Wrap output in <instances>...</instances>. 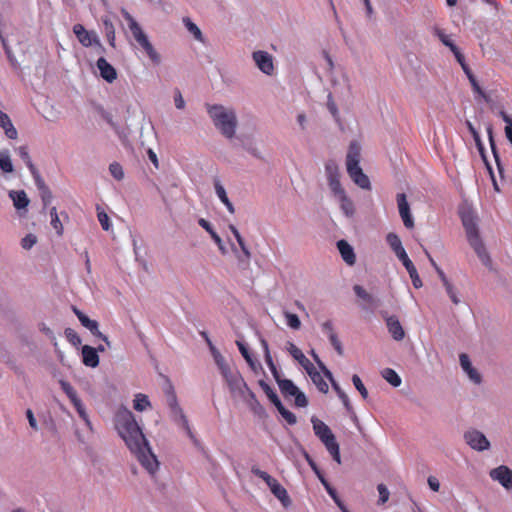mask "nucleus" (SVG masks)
<instances>
[{
	"label": "nucleus",
	"mask_w": 512,
	"mask_h": 512,
	"mask_svg": "<svg viewBox=\"0 0 512 512\" xmlns=\"http://www.w3.org/2000/svg\"><path fill=\"white\" fill-rule=\"evenodd\" d=\"M311 423L315 435L324 444L333 460H335L338 464H341L339 444L336 441V437L329 426L315 416L311 418Z\"/></svg>",
	"instance_id": "obj_6"
},
{
	"label": "nucleus",
	"mask_w": 512,
	"mask_h": 512,
	"mask_svg": "<svg viewBox=\"0 0 512 512\" xmlns=\"http://www.w3.org/2000/svg\"><path fill=\"white\" fill-rule=\"evenodd\" d=\"M352 382L355 386V388L359 391V393L361 394V396L366 399L368 397V391L366 389V387L364 386V384L362 383V380L360 379V377L358 375H353L352 376Z\"/></svg>",
	"instance_id": "obj_47"
},
{
	"label": "nucleus",
	"mask_w": 512,
	"mask_h": 512,
	"mask_svg": "<svg viewBox=\"0 0 512 512\" xmlns=\"http://www.w3.org/2000/svg\"><path fill=\"white\" fill-rule=\"evenodd\" d=\"M428 485L435 492H438L440 489V483H439L438 479L434 476H430L428 478Z\"/></svg>",
	"instance_id": "obj_64"
},
{
	"label": "nucleus",
	"mask_w": 512,
	"mask_h": 512,
	"mask_svg": "<svg viewBox=\"0 0 512 512\" xmlns=\"http://www.w3.org/2000/svg\"><path fill=\"white\" fill-rule=\"evenodd\" d=\"M65 335L70 343L73 345H78L81 343V338L79 335L71 328L65 329Z\"/></svg>",
	"instance_id": "obj_54"
},
{
	"label": "nucleus",
	"mask_w": 512,
	"mask_h": 512,
	"mask_svg": "<svg viewBox=\"0 0 512 512\" xmlns=\"http://www.w3.org/2000/svg\"><path fill=\"white\" fill-rule=\"evenodd\" d=\"M490 477L498 481L504 488H512V470L505 465H501L490 471Z\"/></svg>",
	"instance_id": "obj_13"
},
{
	"label": "nucleus",
	"mask_w": 512,
	"mask_h": 512,
	"mask_svg": "<svg viewBox=\"0 0 512 512\" xmlns=\"http://www.w3.org/2000/svg\"><path fill=\"white\" fill-rule=\"evenodd\" d=\"M266 484L274 496L277 497L285 506L290 502L286 489L277 481V479L272 477V479L267 481Z\"/></svg>",
	"instance_id": "obj_21"
},
{
	"label": "nucleus",
	"mask_w": 512,
	"mask_h": 512,
	"mask_svg": "<svg viewBox=\"0 0 512 512\" xmlns=\"http://www.w3.org/2000/svg\"><path fill=\"white\" fill-rule=\"evenodd\" d=\"M445 289H446V292L447 294L449 295L451 301L454 303V304H458L460 302L457 294H456V291L453 287V285L450 283V281L446 282L443 284Z\"/></svg>",
	"instance_id": "obj_55"
},
{
	"label": "nucleus",
	"mask_w": 512,
	"mask_h": 512,
	"mask_svg": "<svg viewBox=\"0 0 512 512\" xmlns=\"http://www.w3.org/2000/svg\"><path fill=\"white\" fill-rule=\"evenodd\" d=\"M323 332L328 336L331 345L336 350L337 354L342 356L344 354L343 346L334 330L333 323L330 320L322 324Z\"/></svg>",
	"instance_id": "obj_16"
},
{
	"label": "nucleus",
	"mask_w": 512,
	"mask_h": 512,
	"mask_svg": "<svg viewBox=\"0 0 512 512\" xmlns=\"http://www.w3.org/2000/svg\"><path fill=\"white\" fill-rule=\"evenodd\" d=\"M451 52L454 54L457 62L461 65V66H464L466 65V61H465V57L464 55L461 53V51L459 50V48L457 46H455V49L454 50H451Z\"/></svg>",
	"instance_id": "obj_63"
},
{
	"label": "nucleus",
	"mask_w": 512,
	"mask_h": 512,
	"mask_svg": "<svg viewBox=\"0 0 512 512\" xmlns=\"http://www.w3.org/2000/svg\"><path fill=\"white\" fill-rule=\"evenodd\" d=\"M73 32L82 46H95L99 53L103 54L105 52V48L100 42L96 32L86 30L82 24H75L73 26Z\"/></svg>",
	"instance_id": "obj_9"
},
{
	"label": "nucleus",
	"mask_w": 512,
	"mask_h": 512,
	"mask_svg": "<svg viewBox=\"0 0 512 512\" xmlns=\"http://www.w3.org/2000/svg\"><path fill=\"white\" fill-rule=\"evenodd\" d=\"M183 22L188 31L194 35L195 39L202 41V32L198 28V26L195 23H193L188 17L184 18Z\"/></svg>",
	"instance_id": "obj_44"
},
{
	"label": "nucleus",
	"mask_w": 512,
	"mask_h": 512,
	"mask_svg": "<svg viewBox=\"0 0 512 512\" xmlns=\"http://www.w3.org/2000/svg\"><path fill=\"white\" fill-rule=\"evenodd\" d=\"M167 402H168L169 407L173 411L180 414V420H181L182 426L186 430L189 437L194 438L192 430L189 426V422H188L186 416L183 414L182 409L178 406L176 394L172 388H170L169 391L167 392Z\"/></svg>",
	"instance_id": "obj_14"
},
{
	"label": "nucleus",
	"mask_w": 512,
	"mask_h": 512,
	"mask_svg": "<svg viewBox=\"0 0 512 512\" xmlns=\"http://www.w3.org/2000/svg\"><path fill=\"white\" fill-rule=\"evenodd\" d=\"M386 241L392 250H395L402 245L399 236L395 233H388L386 236Z\"/></svg>",
	"instance_id": "obj_51"
},
{
	"label": "nucleus",
	"mask_w": 512,
	"mask_h": 512,
	"mask_svg": "<svg viewBox=\"0 0 512 512\" xmlns=\"http://www.w3.org/2000/svg\"><path fill=\"white\" fill-rule=\"evenodd\" d=\"M96 66L100 72V76L109 83H112L117 78L116 69L104 58L100 57Z\"/></svg>",
	"instance_id": "obj_15"
},
{
	"label": "nucleus",
	"mask_w": 512,
	"mask_h": 512,
	"mask_svg": "<svg viewBox=\"0 0 512 512\" xmlns=\"http://www.w3.org/2000/svg\"><path fill=\"white\" fill-rule=\"evenodd\" d=\"M236 344L238 346V349L241 353V355L243 356V358L246 360V362L248 363V365L250 366V368L254 371V372H257V370L259 368H261V364L255 360L253 358V356L251 355V353L249 352L248 348L246 347V345L242 342V341H236Z\"/></svg>",
	"instance_id": "obj_24"
},
{
	"label": "nucleus",
	"mask_w": 512,
	"mask_h": 512,
	"mask_svg": "<svg viewBox=\"0 0 512 512\" xmlns=\"http://www.w3.org/2000/svg\"><path fill=\"white\" fill-rule=\"evenodd\" d=\"M383 378L394 387H398L401 384L400 376L391 368H385L382 371Z\"/></svg>",
	"instance_id": "obj_35"
},
{
	"label": "nucleus",
	"mask_w": 512,
	"mask_h": 512,
	"mask_svg": "<svg viewBox=\"0 0 512 512\" xmlns=\"http://www.w3.org/2000/svg\"><path fill=\"white\" fill-rule=\"evenodd\" d=\"M60 386L72 404H74L80 400V398L77 395L76 390L72 387V385L70 383H68L66 381H60Z\"/></svg>",
	"instance_id": "obj_37"
},
{
	"label": "nucleus",
	"mask_w": 512,
	"mask_h": 512,
	"mask_svg": "<svg viewBox=\"0 0 512 512\" xmlns=\"http://www.w3.org/2000/svg\"><path fill=\"white\" fill-rule=\"evenodd\" d=\"M460 218L470 246L483 265L492 269V259L480 237L476 215L470 209H462L460 211Z\"/></svg>",
	"instance_id": "obj_2"
},
{
	"label": "nucleus",
	"mask_w": 512,
	"mask_h": 512,
	"mask_svg": "<svg viewBox=\"0 0 512 512\" xmlns=\"http://www.w3.org/2000/svg\"><path fill=\"white\" fill-rule=\"evenodd\" d=\"M287 350L291 354V356L300 363V365L303 363H308V358L294 343L288 342Z\"/></svg>",
	"instance_id": "obj_34"
},
{
	"label": "nucleus",
	"mask_w": 512,
	"mask_h": 512,
	"mask_svg": "<svg viewBox=\"0 0 512 512\" xmlns=\"http://www.w3.org/2000/svg\"><path fill=\"white\" fill-rule=\"evenodd\" d=\"M109 171L111 175L117 180H121L124 177L123 168L119 163L114 162L110 164Z\"/></svg>",
	"instance_id": "obj_50"
},
{
	"label": "nucleus",
	"mask_w": 512,
	"mask_h": 512,
	"mask_svg": "<svg viewBox=\"0 0 512 512\" xmlns=\"http://www.w3.org/2000/svg\"><path fill=\"white\" fill-rule=\"evenodd\" d=\"M149 407H151V403L147 395L142 393H138L135 395V399L133 400V408L136 411H144Z\"/></svg>",
	"instance_id": "obj_32"
},
{
	"label": "nucleus",
	"mask_w": 512,
	"mask_h": 512,
	"mask_svg": "<svg viewBox=\"0 0 512 512\" xmlns=\"http://www.w3.org/2000/svg\"><path fill=\"white\" fill-rule=\"evenodd\" d=\"M337 199L340 203V208L342 212L347 217H353L355 214V206L353 201L347 196L346 192L337 196Z\"/></svg>",
	"instance_id": "obj_27"
},
{
	"label": "nucleus",
	"mask_w": 512,
	"mask_h": 512,
	"mask_svg": "<svg viewBox=\"0 0 512 512\" xmlns=\"http://www.w3.org/2000/svg\"><path fill=\"white\" fill-rule=\"evenodd\" d=\"M284 316L286 318V323L290 328L295 329V330H298L300 328L301 321L296 314H293L290 312H285Z\"/></svg>",
	"instance_id": "obj_45"
},
{
	"label": "nucleus",
	"mask_w": 512,
	"mask_h": 512,
	"mask_svg": "<svg viewBox=\"0 0 512 512\" xmlns=\"http://www.w3.org/2000/svg\"><path fill=\"white\" fill-rule=\"evenodd\" d=\"M361 156L360 145L353 141L349 145L348 153L346 156V167L347 173L353 182L362 189L370 190L371 184L368 176L364 174L362 168L359 165Z\"/></svg>",
	"instance_id": "obj_4"
},
{
	"label": "nucleus",
	"mask_w": 512,
	"mask_h": 512,
	"mask_svg": "<svg viewBox=\"0 0 512 512\" xmlns=\"http://www.w3.org/2000/svg\"><path fill=\"white\" fill-rule=\"evenodd\" d=\"M9 196L13 200V204L17 209L26 208L29 204V199L23 190L10 191Z\"/></svg>",
	"instance_id": "obj_29"
},
{
	"label": "nucleus",
	"mask_w": 512,
	"mask_h": 512,
	"mask_svg": "<svg viewBox=\"0 0 512 512\" xmlns=\"http://www.w3.org/2000/svg\"><path fill=\"white\" fill-rule=\"evenodd\" d=\"M73 312L77 316L80 323L87 329L91 328L94 323H96L95 320H91L87 315H85L82 311H80L77 307H72Z\"/></svg>",
	"instance_id": "obj_42"
},
{
	"label": "nucleus",
	"mask_w": 512,
	"mask_h": 512,
	"mask_svg": "<svg viewBox=\"0 0 512 512\" xmlns=\"http://www.w3.org/2000/svg\"><path fill=\"white\" fill-rule=\"evenodd\" d=\"M94 336L100 338L101 340H103L108 346H110V342L108 340V337L104 334H102L100 331H99V325H98V322L96 321V323L93 324V326L91 328L88 329Z\"/></svg>",
	"instance_id": "obj_56"
},
{
	"label": "nucleus",
	"mask_w": 512,
	"mask_h": 512,
	"mask_svg": "<svg viewBox=\"0 0 512 512\" xmlns=\"http://www.w3.org/2000/svg\"><path fill=\"white\" fill-rule=\"evenodd\" d=\"M29 171H30V173H31V175H32V177H33V179L35 181V184H36V186H37L39 191L44 189V188H46V187H48L45 184L43 178L41 177V175H40V173H39V171L37 170L36 167H33L32 169H29Z\"/></svg>",
	"instance_id": "obj_49"
},
{
	"label": "nucleus",
	"mask_w": 512,
	"mask_h": 512,
	"mask_svg": "<svg viewBox=\"0 0 512 512\" xmlns=\"http://www.w3.org/2000/svg\"><path fill=\"white\" fill-rule=\"evenodd\" d=\"M326 171L328 173L329 187L334 196L337 197L345 193V190L340 183L338 168L335 167V172H330V166H326Z\"/></svg>",
	"instance_id": "obj_22"
},
{
	"label": "nucleus",
	"mask_w": 512,
	"mask_h": 512,
	"mask_svg": "<svg viewBox=\"0 0 512 512\" xmlns=\"http://www.w3.org/2000/svg\"><path fill=\"white\" fill-rule=\"evenodd\" d=\"M97 218L103 230L108 231L110 229V219L107 213L104 211H98Z\"/></svg>",
	"instance_id": "obj_52"
},
{
	"label": "nucleus",
	"mask_w": 512,
	"mask_h": 512,
	"mask_svg": "<svg viewBox=\"0 0 512 512\" xmlns=\"http://www.w3.org/2000/svg\"><path fill=\"white\" fill-rule=\"evenodd\" d=\"M321 483L324 485L327 493L330 495V497L333 499L337 494L336 490L322 477L319 475Z\"/></svg>",
	"instance_id": "obj_62"
},
{
	"label": "nucleus",
	"mask_w": 512,
	"mask_h": 512,
	"mask_svg": "<svg viewBox=\"0 0 512 512\" xmlns=\"http://www.w3.org/2000/svg\"><path fill=\"white\" fill-rule=\"evenodd\" d=\"M82 361L87 367H97L99 364L98 350L89 345H84L82 347Z\"/></svg>",
	"instance_id": "obj_19"
},
{
	"label": "nucleus",
	"mask_w": 512,
	"mask_h": 512,
	"mask_svg": "<svg viewBox=\"0 0 512 512\" xmlns=\"http://www.w3.org/2000/svg\"><path fill=\"white\" fill-rule=\"evenodd\" d=\"M466 374L468 375L469 379L474 383V384H480L481 383V375L478 373V371L472 367L468 372H466Z\"/></svg>",
	"instance_id": "obj_61"
},
{
	"label": "nucleus",
	"mask_w": 512,
	"mask_h": 512,
	"mask_svg": "<svg viewBox=\"0 0 512 512\" xmlns=\"http://www.w3.org/2000/svg\"><path fill=\"white\" fill-rule=\"evenodd\" d=\"M114 426L141 465L150 474H154L158 469L159 462L151 451L133 413L126 407L118 408L114 416Z\"/></svg>",
	"instance_id": "obj_1"
},
{
	"label": "nucleus",
	"mask_w": 512,
	"mask_h": 512,
	"mask_svg": "<svg viewBox=\"0 0 512 512\" xmlns=\"http://www.w3.org/2000/svg\"><path fill=\"white\" fill-rule=\"evenodd\" d=\"M124 18L126 19L128 28L138 46L144 50L147 57L153 64L159 65L161 62V56L153 47L139 23L128 12L124 13Z\"/></svg>",
	"instance_id": "obj_5"
},
{
	"label": "nucleus",
	"mask_w": 512,
	"mask_h": 512,
	"mask_svg": "<svg viewBox=\"0 0 512 512\" xmlns=\"http://www.w3.org/2000/svg\"><path fill=\"white\" fill-rule=\"evenodd\" d=\"M17 153L20 156V158L25 162L28 169H32L33 167H35V165L33 164L32 160L30 158L27 146H20L17 149Z\"/></svg>",
	"instance_id": "obj_46"
},
{
	"label": "nucleus",
	"mask_w": 512,
	"mask_h": 512,
	"mask_svg": "<svg viewBox=\"0 0 512 512\" xmlns=\"http://www.w3.org/2000/svg\"><path fill=\"white\" fill-rule=\"evenodd\" d=\"M466 443L474 450L483 451L489 448L490 443L485 435L477 430L467 431L464 434Z\"/></svg>",
	"instance_id": "obj_11"
},
{
	"label": "nucleus",
	"mask_w": 512,
	"mask_h": 512,
	"mask_svg": "<svg viewBox=\"0 0 512 512\" xmlns=\"http://www.w3.org/2000/svg\"><path fill=\"white\" fill-rule=\"evenodd\" d=\"M276 408H277L278 412L280 413V415L286 420V422L289 425L296 424L297 418H296L295 414L292 413L291 411H289L288 409H286L282 403H280V405H278Z\"/></svg>",
	"instance_id": "obj_41"
},
{
	"label": "nucleus",
	"mask_w": 512,
	"mask_h": 512,
	"mask_svg": "<svg viewBox=\"0 0 512 512\" xmlns=\"http://www.w3.org/2000/svg\"><path fill=\"white\" fill-rule=\"evenodd\" d=\"M353 289H354L355 294L359 298H361L363 301H365L367 303L373 302V297L362 286L355 285Z\"/></svg>",
	"instance_id": "obj_48"
},
{
	"label": "nucleus",
	"mask_w": 512,
	"mask_h": 512,
	"mask_svg": "<svg viewBox=\"0 0 512 512\" xmlns=\"http://www.w3.org/2000/svg\"><path fill=\"white\" fill-rule=\"evenodd\" d=\"M253 60L256 66L265 74L272 75L274 72L273 57L266 51L253 53Z\"/></svg>",
	"instance_id": "obj_12"
},
{
	"label": "nucleus",
	"mask_w": 512,
	"mask_h": 512,
	"mask_svg": "<svg viewBox=\"0 0 512 512\" xmlns=\"http://www.w3.org/2000/svg\"><path fill=\"white\" fill-rule=\"evenodd\" d=\"M278 383L281 393L287 397L292 396L295 398V405L298 407H306L308 405V399L304 393H302L298 387L289 379H280L278 369L276 368V374L273 375Z\"/></svg>",
	"instance_id": "obj_8"
},
{
	"label": "nucleus",
	"mask_w": 512,
	"mask_h": 512,
	"mask_svg": "<svg viewBox=\"0 0 512 512\" xmlns=\"http://www.w3.org/2000/svg\"><path fill=\"white\" fill-rule=\"evenodd\" d=\"M219 369L230 391L245 397V391L249 387L241 374L237 371H232L228 364H219Z\"/></svg>",
	"instance_id": "obj_7"
},
{
	"label": "nucleus",
	"mask_w": 512,
	"mask_h": 512,
	"mask_svg": "<svg viewBox=\"0 0 512 512\" xmlns=\"http://www.w3.org/2000/svg\"><path fill=\"white\" fill-rule=\"evenodd\" d=\"M459 360L460 365L465 372H468L473 367L467 354H460Z\"/></svg>",
	"instance_id": "obj_60"
},
{
	"label": "nucleus",
	"mask_w": 512,
	"mask_h": 512,
	"mask_svg": "<svg viewBox=\"0 0 512 512\" xmlns=\"http://www.w3.org/2000/svg\"><path fill=\"white\" fill-rule=\"evenodd\" d=\"M73 406L75 407L80 418L83 419L87 424H89L90 423L89 418H88V415H87L85 408L82 404V401L81 400L77 401L76 403L73 404Z\"/></svg>",
	"instance_id": "obj_58"
},
{
	"label": "nucleus",
	"mask_w": 512,
	"mask_h": 512,
	"mask_svg": "<svg viewBox=\"0 0 512 512\" xmlns=\"http://www.w3.org/2000/svg\"><path fill=\"white\" fill-rule=\"evenodd\" d=\"M198 224L210 234V236L212 237L214 242L218 245L219 249L222 252H224V247H223L222 239L215 232V230L213 229L212 225L206 219H204V218H200L198 220Z\"/></svg>",
	"instance_id": "obj_30"
},
{
	"label": "nucleus",
	"mask_w": 512,
	"mask_h": 512,
	"mask_svg": "<svg viewBox=\"0 0 512 512\" xmlns=\"http://www.w3.org/2000/svg\"><path fill=\"white\" fill-rule=\"evenodd\" d=\"M242 398L255 415L263 416L265 414L264 407L258 401L255 393L250 388L245 391V397Z\"/></svg>",
	"instance_id": "obj_20"
},
{
	"label": "nucleus",
	"mask_w": 512,
	"mask_h": 512,
	"mask_svg": "<svg viewBox=\"0 0 512 512\" xmlns=\"http://www.w3.org/2000/svg\"><path fill=\"white\" fill-rule=\"evenodd\" d=\"M386 325L392 338L396 341H401L405 337V331L396 316H389L386 318Z\"/></svg>",
	"instance_id": "obj_17"
},
{
	"label": "nucleus",
	"mask_w": 512,
	"mask_h": 512,
	"mask_svg": "<svg viewBox=\"0 0 512 512\" xmlns=\"http://www.w3.org/2000/svg\"><path fill=\"white\" fill-rule=\"evenodd\" d=\"M377 490L379 492V500H378V504H384L388 501L389 499V491L387 489V487L384 485V484H379L377 486Z\"/></svg>",
	"instance_id": "obj_53"
},
{
	"label": "nucleus",
	"mask_w": 512,
	"mask_h": 512,
	"mask_svg": "<svg viewBox=\"0 0 512 512\" xmlns=\"http://www.w3.org/2000/svg\"><path fill=\"white\" fill-rule=\"evenodd\" d=\"M396 201H397L399 214L403 221L404 226L408 229H412L414 227V219L411 215L410 206L407 201L406 194L398 193L396 196Z\"/></svg>",
	"instance_id": "obj_10"
},
{
	"label": "nucleus",
	"mask_w": 512,
	"mask_h": 512,
	"mask_svg": "<svg viewBox=\"0 0 512 512\" xmlns=\"http://www.w3.org/2000/svg\"><path fill=\"white\" fill-rule=\"evenodd\" d=\"M37 242V238L34 234H27L21 241V245L24 249H30Z\"/></svg>",
	"instance_id": "obj_57"
},
{
	"label": "nucleus",
	"mask_w": 512,
	"mask_h": 512,
	"mask_svg": "<svg viewBox=\"0 0 512 512\" xmlns=\"http://www.w3.org/2000/svg\"><path fill=\"white\" fill-rule=\"evenodd\" d=\"M404 267L406 268L407 272L409 273V276L411 278L412 284L416 289H419L422 287L423 283L422 280L417 272V269L413 262L410 260V258H406L405 260L401 261Z\"/></svg>",
	"instance_id": "obj_23"
},
{
	"label": "nucleus",
	"mask_w": 512,
	"mask_h": 512,
	"mask_svg": "<svg viewBox=\"0 0 512 512\" xmlns=\"http://www.w3.org/2000/svg\"><path fill=\"white\" fill-rule=\"evenodd\" d=\"M0 169L5 173L13 171V165L8 151L0 152Z\"/></svg>",
	"instance_id": "obj_38"
},
{
	"label": "nucleus",
	"mask_w": 512,
	"mask_h": 512,
	"mask_svg": "<svg viewBox=\"0 0 512 512\" xmlns=\"http://www.w3.org/2000/svg\"><path fill=\"white\" fill-rule=\"evenodd\" d=\"M337 248L341 254L342 259L347 265L352 266L355 264L356 255L354 253V249L346 240H339L337 242Z\"/></svg>",
	"instance_id": "obj_18"
},
{
	"label": "nucleus",
	"mask_w": 512,
	"mask_h": 512,
	"mask_svg": "<svg viewBox=\"0 0 512 512\" xmlns=\"http://www.w3.org/2000/svg\"><path fill=\"white\" fill-rule=\"evenodd\" d=\"M207 111L217 129L227 138L235 135L237 127L236 114L232 109L222 105H207Z\"/></svg>",
	"instance_id": "obj_3"
},
{
	"label": "nucleus",
	"mask_w": 512,
	"mask_h": 512,
	"mask_svg": "<svg viewBox=\"0 0 512 512\" xmlns=\"http://www.w3.org/2000/svg\"><path fill=\"white\" fill-rule=\"evenodd\" d=\"M0 126L4 129L5 134L10 139L17 138V130L13 126L9 116L0 110Z\"/></svg>",
	"instance_id": "obj_25"
},
{
	"label": "nucleus",
	"mask_w": 512,
	"mask_h": 512,
	"mask_svg": "<svg viewBox=\"0 0 512 512\" xmlns=\"http://www.w3.org/2000/svg\"><path fill=\"white\" fill-rule=\"evenodd\" d=\"M44 207H47L52 200V193L49 187H46L39 191Z\"/></svg>",
	"instance_id": "obj_59"
},
{
	"label": "nucleus",
	"mask_w": 512,
	"mask_h": 512,
	"mask_svg": "<svg viewBox=\"0 0 512 512\" xmlns=\"http://www.w3.org/2000/svg\"><path fill=\"white\" fill-rule=\"evenodd\" d=\"M102 23L104 26L105 36L109 45L112 48L116 47V36H115V28L112 21L109 18L102 19Z\"/></svg>",
	"instance_id": "obj_31"
},
{
	"label": "nucleus",
	"mask_w": 512,
	"mask_h": 512,
	"mask_svg": "<svg viewBox=\"0 0 512 512\" xmlns=\"http://www.w3.org/2000/svg\"><path fill=\"white\" fill-rule=\"evenodd\" d=\"M310 378L313 381V383L317 386V388L320 392H322V393L328 392L329 386L326 383V381L323 379L320 372L313 373V375Z\"/></svg>",
	"instance_id": "obj_40"
},
{
	"label": "nucleus",
	"mask_w": 512,
	"mask_h": 512,
	"mask_svg": "<svg viewBox=\"0 0 512 512\" xmlns=\"http://www.w3.org/2000/svg\"><path fill=\"white\" fill-rule=\"evenodd\" d=\"M259 385L261 386V388L265 392L266 396L274 404L275 407H277L278 405H280V403H282L280 401L278 395L276 394V392L265 381L260 380Z\"/></svg>",
	"instance_id": "obj_36"
},
{
	"label": "nucleus",
	"mask_w": 512,
	"mask_h": 512,
	"mask_svg": "<svg viewBox=\"0 0 512 512\" xmlns=\"http://www.w3.org/2000/svg\"><path fill=\"white\" fill-rule=\"evenodd\" d=\"M51 225L56 233L61 236L63 234V225L59 219L56 207L50 209Z\"/></svg>",
	"instance_id": "obj_39"
},
{
	"label": "nucleus",
	"mask_w": 512,
	"mask_h": 512,
	"mask_svg": "<svg viewBox=\"0 0 512 512\" xmlns=\"http://www.w3.org/2000/svg\"><path fill=\"white\" fill-rule=\"evenodd\" d=\"M214 187H215V192H216L218 198L220 199V201L226 206L227 210L231 214H233L235 212V208H234L233 204L231 203V201L229 200L227 193H226L224 187L221 185L219 180L216 179L214 181Z\"/></svg>",
	"instance_id": "obj_26"
},
{
	"label": "nucleus",
	"mask_w": 512,
	"mask_h": 512,
	"mask_svg": "<svg viewBox=\"0 0 512 512\" xmlns=\"http://www.w3.org/2000/svg\"><path fill=\"white\" fill-rule=\"evenodd\" d=\"M325 374L332 382V387L336 391L338 397L341 399L343 405L345 406L348 412L352 411V406L350 404V400L347 394L340 388V386L333 380L332 374L329 370L325 369Z\"/></svg>",
	"instance_id": "obj_28"
},
{
	"label": "nucleus",
	"mask_w": 512,
	"mask_h": 512,
	"mask_svg": "<svg viewBox=\"0 0 512 512\" xmlns=\"http://www.w3.org/2000/svg\"><path fill=\"white\" fill-rule=\"evenodd\" d=\"M434 34L439 38V40L447 46L450 50L455 49V44L451 41L450 37L444 33V31L438 27L434 28Z\"/></svg>",
	"instance_id": "obj_43"
},
{
	"label": "nucleus",
	"mask_w": 512,
	"mask_h": 512,
	"mask_svg": "<svg viewBox=\"0 0 512 512\" xmlns=\"http://www.w3.org/2000/svg\"><path fill=\"white\" fill-rule=\"evenodd\" d=\"M260 343H261V346L264 351L265 362H266L267 366L269 367L272 375H275L276 374V365L274 364V361L270 354L268 342L264 338H261Z\"/></svg>",
	"instance_id": "obj_33"
}]
</instances>
